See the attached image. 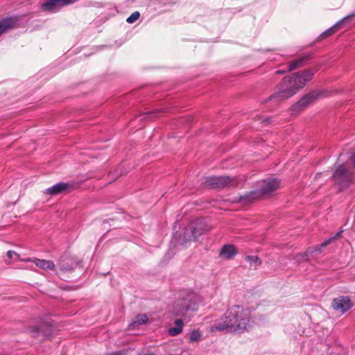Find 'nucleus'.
Here are the masks:
<instances>
[{"label":"nucleus","instance_id":"nucleus-25","mask_svg":"<svg viewBox=\"0 0 355 355\" xmlns=\"http://www.w3.org/2000/svg\"><path fill=\"white\" fill-rule=\"evenodd\" d=\"M299 256H300V258L298 259V260H300V259L302 260H306L307 253L306 252L302 253V254H299Z\"/></svg>","mask_w":355,"mask_h":355},{"label":"nucleus","instance_id":"nucleus-10","mask_svg":"<svg viewBox=\"0 0 355 355\" xmlns=\"http://www.w3.org/2000/svg\"><path fill=\"white\" fill-rule=\"evenodd\" d=\"M77 1L78 0H49L42 5V8L44 10L54 12L63 6L72 4Z\"/></svg>","mask_w":355,"mask_h":355},{"label":"nucleus","instance_id":"nucleus-18","mask_svg":"<svg viewBox=\"0 0 355 355\" xmlns=\"http://www.w3.org/2000/svg\"><path fill=\"white\" fill-rule=\"evenodd\" d=\"M148 320V317L146 314H138L135 318L133 322L130 324V329H135L136 327L146 324Z\"/></svg>","mask_w":355,"mask_h":355},{"label":"nucleus","instance_id":"nucleus-14","mask_svg":"<svg viewBox=\"0 0 355 355\" xmlns=\"http://www.w3.org/2000/svg\"><path fill=\"white\" fill-rule=\"evenodd\" d=\"M32 336L40 340H43L49 336V334L43 331L42 326L31 327Z\"/></svg>","mask_w":355,"mask_h":355},{"label":"nucleus","instance_id":"nucleus-17","mask_svg":"<svg viewBox=\"0 0 355 355\" xmlns=\"http://www.w3.org/2000/svg\"><path fill=\"white\" fill-rule=\"evenodd\" d=\"M343 230L339 231L337 232L334 236L325 240L324 242H322L320 245H318L315 247L314 252H320L322 251V249L327 246L329 244H330L333 241L338 239L340 237Z\"/></svg>","mask_w":355,"mask_h":355},{"label":"nucleus","instance_id":"nucleus-19","mask_svg":"<svg viewBox=\"0 0 355 355\" xmlns=\"http://www.w3.org/2000/svg\"><path fill=\"white\" fill-rule=\"evenodd\" d=\"M33 262L37 266L42 269L53 270L55 266L53 262L49 260L35 259Z\"/></svg>","mask_w":355,"mask_h":355},{"label":"nucleus","instance_id":"nucleus-5","mask_svg":"<svg viewBox=\"0 0 355 355\" xmlns=\"http://www.w3.org/2000/svg\"><path fill=\"white\" fill-rule=\"evenodd\" d=\"M280 182L276 178H271L267 180H262L257 184V189L250 191L246 196V200H256L259 198L265 197L266 195L277 189ZM239 200H245L241 197Z\"/></svg>","mask_w":355,"mask_h":355},{"label":"nucleus","instance_id":"nucleus-20","mask_svg":"<svg viewBox=\"0 0 355 355\" xmlns=\"http://www.w3.org/2000/svg\"><path fill=\"white\" fill-rule=\"evenodd\" d=\"M305 59H306L305 58H298V59L293 61L292 62H291V64L289 65L288 70L293 71L294 69H296L302 67Z\"/></svg>","mask_w":355,"mask_h":355},{"label":"nucleus","instance_id":"nucleus-12","mask_svg":"<svg viewBox=\"0 0 355 355\" xmlns=\"http://www.w3.org/2000/svg\"><path fill=\"white\" fill-rule=\"evenodd\" d=\"M237 254L236 247L232 244H227L223 246L220 251V257L225 259H231Z\"/></svg>","mask_w":355,"mask_h":355},{"label":"nucleus","instance_id":"nucleus-2","mask_svg":"<svg viewBox=\"0 0 355 355\" xmlns=\"http://www.w3.org/2000/svg\"><path fill=\"white\" fill-rule=\"evenodd\" d=\"M313 75L312 71L306 70L302 73H295L291 76L284 77L278 85L277 92L270 96V99L284 100L293 96L311 79Z\"/></svg>","mask_w":355,"mask_h":355},{"label":"nucleus","instance_id":"nucleus-3","mask_svg":"<svg viewBox=\"0 0 355 355\" xmlns=\"http://www.w3.org/2000/svg\"><path fill=\"white\" fill-rule=\"evenodd\" d=\"M202 297L192 291H185L180 293V297L174 302L171 313L176 317H190L196 311Z\"/></svg>","mask_w":355,"mask_h":355},{"label":"nucleus","instance_id":"nucleus-8","mask_svg":"<svg viewBox=\"0 0 355 355\" xmlns=\"http://www.w3.org/2000/svg\"><path fill=\"white\" fill-rule=\"evenodd\" d=\"M333 178L335 183L339 187V191L347 187L351 182L350 173L344 164L335 165Z\"/></svg>","mask_w":355,"mask_h":355},{"label":"nucleus","instance_id":"nucleus-16","mask_svg":"<svg viewBox=\"0 0 355 355\" xmlns=\"http://www.w3.org/2000/svg\"><path fill=\"white\" fill-rule=\"evenodd\" d=\"M353 16H354V15H349V16L344 17L343 19H342L341 20L338 21L334 26H331V28L327 29L326 31H324L323 33V35L325 36H329V35L334 34V33H336L337 31H338L340 28V26L343 22L346 21L347 20H348Z\"/></svg>","mask_w":355,"mask_h":355},{"label":"nucleus","instance_id":"nucleus-9","mask_svg":"<svg viewBox=\"0 0 355 355\" xmlns=\"http://www.w3.org/2000/svg\"><path fill=\"white\" fill-rule=\"evenodd\" d=\"M352 306L353 304L351 300L347 296H340L335 298L332 302L334 309L341 314L346 313Z\"/></svg>","mask_w":355,"mask_h":355},{"label":"nucleus","instance_id":"nucleus-15","mask_svg":"<svg viewBox=\"0 0 355 355\" xmlns=\"http://www.w3.org/2000/svg\"><path fill=\"white\" fill-rule=\"evenodd\" d=\"M15 20L13 18H6L0 20V35L10 28L14 27Z\"/></svg>","mask_w":355,"mask_h":355},{"label":"nucleus","instance_id":"nucleus-7","mask_svg":"<svg viewBox=\"0 0 355 355\" xmlns=\"http://www.w3.org/2000/svg\"><path fill=\"white\" fill-rule=\"evenodd\" d=\"M78 187V184L73 181L57 183L52 187L43 191V193L46 196H54L60 194H66L71 192Z\"/></svg>","mask_w":355,"mask_h":355},{"label":"nucleus","instance_id":"nucleus-26","mask_svg":"<svg viewBox=\"0 0 355 355\" xmlns=\"http://www.w3.org/2000/svg\"><path fill=\"white\" fill-rule=\"evenodd\" d=\"M352 163L355 166V153L351 157Z\"/></svg>","mask_w":355,"mask_h":355},{"label":"nucleus","instance_id":"nucleus-21","mask_svg":"<svg viewBox=\"0 0 355 355\" xmlns=\"http://www.w3.org/2000/svg\"><path fill=\"white\" fill-rule=\"evenodd\" d=\"M202 334L198 330H193L191 332L189 340L191 343L198 342L200 340Z\"/></svg>","mask_w":355,"mask_h":355},{"label":"nucleus","instance_id":"nucleus-23","mask_svg":"<svg viewBox=\"0 0 355 355\" xmlns=\"http://www.w3.org/2000/svg\"><path fill=\"white\" fill-rule=\"evenodd\" d=\"M140 17V13L138 11H135L131 14L126 19V21L129 24L135 22Z\"/></svg>","mask_w":355,"mask_h":355},{"label":"nucleus","instance_id":"nucleus-13","mask_svg":"<svg viewBox=\"0 0 355 355\" xmlns=\"http://www.w3.org/2000/svg\"><path fill=\"white\" fill-rule=\"evenodd\" d=\"M175 327L168 329V333L171 336H175L180 334L183 330L184 322L182 319H176L174 322Z\"/></svg>","mask_w":355,"mask_h":355},{"label":"nucleus","instance_id":"nucleus-24","mask_svg":"<svg viewBox=\"0 0 355 355\" xmlns=\"http://www.w3.org/2000/svg\"><path fill=\"white\" fill-rule=\"evenodd\" d=\"M14 255H17L15 251L9 250L7 252V256L10 259H12Z\"/></svg>","mask_w":355,"mask_h":355},{"label":"nucleus","instance_id":"nucleus-1","mask_svg":"<svg viewBox=\"0 0 355 355\" xmlns=\"http://www.w3.org/2000/svg\"><path fill=\"white\" fill-rule=\"evenodd\" d=\"M251 311L239 305L230 307L223 317L210 327L211 331L242 332L252 324Z\"/></svg>","mask_w":355,"mask_h":355},{"label":"nucleus","instance_id":"nucleus-22","mask_svg":"<svg viewBox=\"0 0 355 355\" xmlns=\"http://www.w3.org/2000/svg\"><path fill=\"white\" fill-rule=\"evenodd\" d=\"M245 259L250 263L251 266H252V263H254L255 266L261 263V260L257 256H247Z\"/></svg>","mask_w":355,"mask_h":355},{"label":"nucleus","instance_id":"nucleus-28","mask_svg":"<svg viewBox=\"0 0 355 355\" xmlns=\"http://www.w3.org/2000/svg\"><path fill=\"white\" fill-rule=\"evenodd\" d=\"M113 355H121V354H118V353H116V354H114Z\"/></svg>","mask_w":355,"mask_h":355},{"label":"nucleus","instance_id":"nucleus-27","mask_svg":"<svg viewBox=\"0 0 355 355\" xmlns=\"http://www.w3.org/2000/svg\"><path fill=\"white\" fill-rule=\"evenodd\" d=\"M61 268H62V270H67V268H64V267H61Z\"/></svg>","mask_w":355,"mask_h":355},{"label":"nucleus","instance_id":"nucleus-6","mask_svg":"<svg viewBox=\"0 0 355 355\" xmlns=\"http://www.w3.org/2000/svg\"><path fill=\"white\" fill-rule=\"evenodd\" d=\"M201 184L205 188L220 189L227 186L236 185L237 181L229 176H209L201 180Z\"/></svg>","mask_w":355,"mask_h":355},{"label":"nucleus","instance_id":"nucleus-4","mask_svg":"<svg viewBox=\"0 0 355 355\" xmlns=\"http://www.w3.org/2000/svg\"><path fill=\"white\" fill-rule=\"evenodd\" d=\"M211 226L205 218H197L192 221L180 236V242L182 244L196 239L209 230Z\"/></svg>","mask_w":355,"mask_h":355},{"label":"nucleus","instance_id":"nucleus-11","mask_svg":"<svg viewBox=\"0 0 355 355\" xmlns=\"http://www.w3.org/2000/svg\"><path fill=\"white\" fill-rule=\"evenodd\" d=\"M318 97V94L315 92H313L305 95L296 104L293 106V109L295 111L300 112L307 107L314 99Z\"/></svg>","mask_w":355,"mask_h":355}]
</instances>
